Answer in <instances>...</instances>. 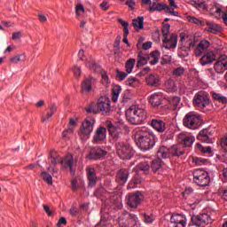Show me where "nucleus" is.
Returning a JSON list of instances; mask_svg holds the SVG:
<instances>
[{
    "label": "nucleus",
    "instance_id": "nucleus-1",
    "mask_svg": "<svg viewBox=\"0 0 227 227\" xmlns=\"http://www.w3.org/2000/svg\"><path fill=\"white\" fill-rule=\"evenodd\" d=\"M137 145L143 152L152 150L157 143V137L148 128H140L135 135Z\"/></svg>",
    "mask_w": 227,
    "mask_h": 227
},
{
    "label": "nucleus",
    "instance_id": "nucleus-2",
    "mask_svg": "<svg viewBox=\"0 0 227 227\" xmlns=\"http://www.w3.org/2000/svg\"><path fill=\"white\" fill-rule=\"evenodd\" d=\"M126 117L129 123L132 125H141L145 123L146 118H148V114L146 109L139 105H133L126 110Z\"/></svg>",
    "mask_w": 227,
    "mask_h": 227
},
{
    "label": "nucleus",
    "instance_id": "nucleus-3",
    "mask_svg": "<svg viewBox=\"0 0 227 227\" xmlns=\"http://www.w3.org/2000/svg\"><path fill=\"white\" fill-rule=\"evenodd\" d=\"M48 159L52 166L60 164L62 168H69L70 173L75 175V161L72 154H67L61 160L56 151H51Z\"/></svg>",
    "mask_w": 227,
    "mask_h": 227
},
{
    "label": "nucleus",
    "instance_id": "nucleus-4",
    "mask_svg": "<svg viewBox=\"0 0 227 227\" xmlns=\"http://www.w3.org/2000/svg\"><path fill=\"white\" fill-rule=\"evenodd\" d=\"M196 45L194 36L188 34H181V46L178 51V55L181 58H187L191 52V48Z\"/></svg>",
    "mask_w": 227,
    "mask_h": 227
},
{
    "label": "nucleus",
    "instance_id": "nucleus-5",
    "mask_svg": "<svg viewBox=\"0 0 227 227\" xmlns=\"http://www.w3.org/2000/svg\"><path fill=\"white\" fill-rule=\"evenodd\" d=\"M201 116L193 112L188 113L183 119L184 126L187 129H191L192 130H196V129H200V127H201Z\"/></svg>",
    "mask_w": 227,
    "mask_h": 227
},
{
    "label": "nucleus",
    "instance_id": "nucleus-6",
    "mask_svg": "<svg viewBox=\"0 0 227 227\" xmlns=\"http://www.w3.org/2000/svg\"><path fill=\"white\" fill-rule=\"evenodd\" d=\"M185 153L184 151L180 150L178 145H173L170 149L162 145L157 152V156L161 159H169V157L176 156L182 157Z\"/></svg>",
    "mask_w": 227,
    "mask_h": 227
},
{
    "label": "nucleus",
    "instance_id": "nucleus-7",
    "mask_svg": "<svg viewBox=\"0 0 227 227\" xmlns=\"http://www.w3.org/2000/svg\"><path fill=\"white\" fill-rule=\"evenodd\" d=\"M117 221L120 227H134L137 224L138 218L136 215L123 212L119 214Z\"/></svg>",
    "mask_w": 227,
    "mask_h": 227
},
{
    "label": "nucleus",
    "instance_id": "nucleus-8",
    "mask_svg": "<svg viewBox=\"0 0 227 227\" xmlns=\"http://www.w3.org/2000/svg\"><path fill=\"white\" fill-rule=\"evenodd\" d=\"M115 150L118 157L123 160H129L134 157V150H132V147L123 142H118L115 145Z\"/></svg>",
    "mask_w": 227,
    "mask_h": 227
},
{
    "label": "nucleus",
    "instance_id": "nucleus-9",
    "mask_svg": "<svg viewBox=\"0 0 227 227\" xmlns=\"http://www.w3.org/2000/svg\"><path fill=\"white\" fill-rule=\"evenodd\" d=\"M86 67L87 68H90V70H93L94 74H100L101 82L102 84H104V86H107V84H109V76H107V74L106 73V71L102 70V67L95 63V60H93L92 58H90L86 62Z\"/></svg>",
    "mask_w": 227,
    "mask_h": 227
},
{
    "label": "nucleus",
    "instance_id": "nucleus-10",
    "mask_svg": "<svg viewBox=\"0 0 227 227\" xmlns=\"http://www.w3.org/2000/svg\"><path fill=\"white\" fill-rule=\"evenodd\" d=\"M193 181L197 185L207 187L210 184V176L203 168H198L193 172Z\"/></svg>",
    "mask_w": 227,
    "mask_h": 227
},
{
    "label": "nucleus",
    "instance_id": "nucleus-11",
    "mask_svg": "<svg viewBox=\"0 0 227 227\" xmlns=\"http://www.w3.org/2000/svg\"><path fill=\"white\" fill-rule=\"evenodd\" d=\"M193 105L199 109H205L210 106V98H208V92L201 90L197 92L193 98Z\"/></svg>",
    "mask_w": 227,
    "mask_h": 227
},
{
    "label": "nucleus",
    "instance_id": "nucleus-12",
    "mask_svg": "<svg viewBox=\"0 0 227 227\" xmlns=\"http://www.w3.org/2000/svg\"><path fill=\"white\" fill-rule=\"evenodd\" d=\"M192 223L195 226L199 227H210L214 220L208 214H202L199 215H193L192 217Z\"/></svg>",
    "mask_w": 227,
    "mask_h": 227
},
{
    "label": "nucleus",
    "instance_id": "nucleus-13",
    "mask_svg": "<svg viewBox=\"0 0 227 227\" xmlns=\"http://www.w3.org/2000/svg\"><path fill=\"white\" fill-rule=\"evenodd\" d=\"M163 10L173 17H178V12H173V9L171 10L166 4L153 2L149 4V12L151 13H153V12H162Z\"/></svg>",
    "mask_w": 227,
    "mask_h": 227
},
{
    "label": "nucleus",
    "instance_id": "nucleus-14",
    "mask_svg": "<svg viewBox=\"0 0 227 227\" xmlns=\"http://www.w3.org/2000/svg\"><path fill=\"white\" fill-rule=\"evenodd\" d=\"M95 126V118L87 117L80 128L81 136H90L93 132V127Z\"/></svg>",
    "mask_w": 227,
    "mask_h": 227
},
{
    "label": "nucleus",
    "instance_id": "nucleus-15",
    "mask_svg": "<svg viewBox=\"0 0 227 227\" xmlns=\"http://www.w3.org/2000/svg\"><path fill=\"white\" fill-rule=\"evenodd\" d=\"M177 139L181 145L185 146L186 148H189L190 146H192L194 144V141H196V138L194 136L188 132H183L177 136Z\"/></svg>",
    "mask_w": 227,
    "mask_h": 227
},
{
    "label": "nucleus",
    "instance_id": "nucleus-16",
    "mask_svg": "<svg viewBox=\"0 0 227 227\" xmlns=\"http://www.w3.org/2000/svg\"><path fill=\"white\" fill-rule=\"evenodd\" d=\"M98 109H99L100 113L103 114H107L111 111V100L107 96H101L98 99Z\"/></svg>",
    "mask_w": 227,
    "mask_h": 227
},
{
    "label": "nucleus",
    "instance_id": "nucleus-17",
    "mask_svg": "<svg viewBox=\"0 0 227 227\" xmlns=\"http://www.w3.org/2000/svg\"><path fill=\"white\" fill-rule=\"evenodd\" d=\"M171 227H185L187 226V217L184 215L174 214L170 217Z\"/></svg>",
    "mask_w": 227,
    "mask_h": 227
},
{
    "label": "nucleus",
    "instance_id": "nucleus-18",
    "mask_svg": "<svg viewBox=\"0 0 227 227\" xmlns=\"http://www.w3.org/2000/svg\"><path fill=\"white\" fill-rule=\"evenodd\" d=\"M209 12L215 19H223L224 24L227 25V8H220L217 5L209 8Z\"/></svg>",
    "mask_w": 227,
    "mask_h": 227
},
{
    "label": "nucleus",
    "instance_id": "nucleus-19",
    "mask_svg": "<svg viewBox=\"0 0 227 227\" xmlns=\"http://www.w3.org/2000/svg\"><path fill=\"white\" fill-rule=\"evenodd\" d=\"M143 200L144 196L139 192L129 194L128 195V205L130 208H137V207L141 205V201H143Z\"/></svg>",
    "mask_w": 227,
    "mask_h": 227
},
{
    "label": "nucleus",
    "instance_id": "nucleus-20",
    "mask_svg": "<svg viewBox=\"0 0 227 227\" xmlns=\"http://www.w3.org/2000/svg\"><path fill=\"white\" fill-rule=\"evenodd\" d=\"M216 74H223L227 70V56L221 55L214 65Z\"/></svg>",
    "mask_w": 227,
    "mask_h": 227
},
{
    "label": "nucleus",
    "instance_id": "nucleus-21",
    "mask_svg": "<svg viewBox=\"0 0 227 227\" xmlns=\"http://www.w3.org/2000/svg\"><path fill=\"white\" fill-rule=\"evenodd\" d=\"M178 44V36L176 34H171L163 39V47L165 49H176Z\"/></svg>",
    "mask_w": 227,
    "mask_h": 227
},
{
    "label": "nucleus",
    "instance_id": "nucleus-22",
    "mask_svg": "<svg viewBox=\"0 0 227 227\" xmlns=\"http://www.w3.org/2000/svg\"><path fill=\"white\" fill-rule=\"evenodd\" d=\"M87 178L89 180V187H95L97 185V171L94 168L89 167L86 168Z\"/></svg>",
    "mask_w": 227,
    "mask_h": 227
},
{
    "label": "nucleus",
    "instance_id": "nucleus-23",
    "mask_svg": "<svg viewBox=\"0 0 227 227\" xmlns=\"http://www.w3.org/2000/svg\"><path fill=\"white\" fill-rule=\"evenodd\" d=\"M107 155V152L100 147H94L91 149L89 153V159H92V160H98V159H102V157H106Z\"/></svg>",
    "mask_w": 227,
    "mask_h": 227
},
{
    "label": "nucleus",
    "instance_id": "nucleus-24",
    "mask_svg": "<svg viewBox=\"0 0 227 227\" xmlns=\"http://www.w3.org/2000/svg\"><path fill=\"white\" fill-rule=\"evenodd\" d=\"M164 100V94L162 92H155L150 96L149 102L153 107H159Z\"/></svg>",
    "mask_w": 227,
    "mask_h": 227
},
{
    "label": "nucleus",
    "instance_id": "nucleus-25",
    "mask_svg": "<svg viewBox=\"0 0 227 227\" xmlns=\"http://www.w3.org/2000/svg\"><path fill=\"white\" fill-rule=\"evenodd\" d=\"M208 47H210V42L207 40H202L198 44L197 48L195 49V56L196 58H200L203 56L205 51H208Z\"/></svg>",
    "mask_w": 227,
    "mask_h": 227
},
{
    "label": "nucleus",
    "instance_id": "nucleus-26",
    "mask_svg": "<svg viewBox=\"0 0 227 227\" xmlns=\"http://www.w3.org/2000/svg\"><path fill=\"white\" fill-rule=\"evenodd\" d=\"M106 132H107V129L104 127L98 128L93 137L95 143H98V144L102 143V141L106 139Z\"/></svg>",
    "mask_w": 227,
    "mask_h": 227
},
{
    "label": "nucleus",
    "instance_id": "nucleus-27",
    "mask_svg": "<svg viewBox=\"0 0 227 227\" xmlns=\"http://www.w3.org/2000/svg\"><path fill=\"white\" fill-rule=\"evenodd\" d=\"M200 61L202 67L212 65L215 61V54L212 51L207 52L201 57Z\"/></svg>",
    "mask_w": 227,
    "mask_h": 227
},
{
    "label": "nucleus",
    "instance_id": "nucleus-28",
    "mask_svg": "<svg viewBox=\"0 0 227 227\" xmlns=\"http://www.w3.org/2000/svg\"><path fill=\"white\" fill-rule=\"evenodd\" d=\"M96 80L93 77L86 78L82 82V93H90V90H92L93 84H95Z\"/></svg>",
    "mask_w": 227,
    "mask_h": 227
},
{
    "label": "nucleus",
    "instance_id": "nucleus-29",
    "mask_svg": "<svg viewBox=\"0 0 227 227\" xmlns=\"http://www.w3.org/2000/svg\"><path fill=\"white\" fill-rule=\"evenodd\" d=\"M192 5L194 8L199 10V12H207L208 10V3H210V0H192Z\"/></svg>",
    "mask_w": 227,
    "mask_h": 227
},
{
    "label": "nucleus",
    "instance_id": "nucleus-30",
    "mask_svg": "<svg viewBox=\"0 0 227 227\" xmlns=\"http://www.w3.org/2000/svg\"><path fill=\"white\" fill-rule=\"evenodd\" d=\"M151 125L157 132L162 133L166 130V122L160 119H153Z\"/></svg>",
    "mask_w": 227,
    "mask_h": 227
},
{
    "label": "nucleus",
    "instance_id": "nucleus-31",
    "mask_svg": "<svg viewBox=\"0 0 227 227\" xmlns=\"http://www.w3.org/2000/svg\"><path fill=\"white\" fill-rule=\"evenodd\" d=\"M205 24L207 26L205 29L208 33H213L214 35H217V33H221V31H223V27L214 22L205 21Z\"/></svg>",
    "mask_w": 227,
    "mask_h": 227
},
{
    "label": "nucleus",
    "instance_id": "nucleus-32",
    "mask_svg": "<svg viewBox=\"0 0 227 227\" xmlns=\"http://www.w3.org/2000/svg\"><path fill=\"white\" fill-rule=\"evenodd\" d=\"M146 83L148 86H160L161 82H160V77L159 74H149L145 78Z\"/></svg>",
    "mask_w": 227,
    "mask_h": 227
},
{
    "label": "nucleus",
    "instance_id": "nucleus-33",
    "mask_svg": "<svg viewBox=\"0 0 227 227\" xmlns=\"http://www.w3.org/2000/svg\"><path fill=\"white\" fill-rule=\"evenodd\" d=\"M165 90L168 93H175L178 90V86L176 85V82L175 80L169 78L165 82Z\"/></svg>",
    "mask_w": 227,
    "mask_h": 227
},
{
    "label": "nucleus",
    "instance_id": "nucleus-34",
    "mask_svg": "<svg viewBox=\"0 0 227 227\" xmlns=\"http://www.w3.org/2000/svg\"><path fill=\"white\" fill-rule=\"evenodd\" d=\"M57 111L58 108L56 107V105H50L46 110V114L42 116V121H47L50 118H52Z\"/></svg>",
    "mask_w": 227,
    "mask_h": 227
},
{
    "label": "nucleus",
    "instance_id": "nucleus-35",
    "mask_svg": "<svg viewBox=\"0 0 227 227\" xmlns=\"http://www.w3.org/2000/svg\"><path fill=\"white\" fill-rule=\"evenodd\" d=\"M160 59V52L159 51H154L147 57V61L149 65H157Z\"/></svg>",
    "mask_w": 227,
    "mask_h": 227
},
{
    "label": "nucleus",
    "instance_id": "nucleus-36",
    "mask_svg": "<svg viewBox=\"0 0 227 227\" xmlns=\"http://www.w3.org/2000/svg\"><path fill=\"white\" fill-rule=\"evenodd\" d=\"M132 26L135 27L136 31H140V29L145 28V17L139 16L132 20Z\"/></svg>",
    "mask_w": 227,
    "mask_h": 227
},
{
    "label": "nucleus",
    "instance_id": "nucleus-37",
    "mask_svg": "<svg viewBox=\"0 0 227 227\" xmlns=\"http://www.w3.org/2000/svg\"><path fill=\"white\" fill-rule=\"evenodd\" d=\"M209 134L210 132H208V129H202L197 136V139H199V141H202V143H212V141L210 140Z\"/></svg>",
    "mask_w": 227,
    "mask_h": 227
},
{
    "label": "nucleus",
    "instance_id": "nucleus-38",
    "mask_svg": "<svg viewBox=\"0 0 227 227\" xmlns=\"http://www.w3.org/2000/svg\"><path fill=\"white\" fill-rule=\"evenodd\" d=\"M117 178L118 180H120V185H125L129 178V171H127L126 169H121L117 174Z\"/></svg>",
    "mask_w": 227,
    "mask_h": 227
},
{
    "label": "nucleus",
    "instance_id": "nucleus-39",
    "mask_svg": "<svg viewBox=\"0 0 227 227\" xmlns=\"http://www.w3.org/2000/svg\"><path fill=\"white\" fill-rule=\"evenodd\" d=\"M211 96L213 97L214 100H217L222 104H227V98L221 93H217L215 91H211Z\"/></svg>",
    "mask_w": 227,
    "mask_h": 227
},
{
    "label": "nucleus",
    "instance_id": "nucleus-40",
    "mask_svg": "<svg viewBox=\"0 0 227 227\" xmlns=\"http://www.w3.org/2000/svg\"><path fill=\"white\" fill-rule=\"evenodd\" d=\"M139 171H144V173H148L150 171V164L147 161H144L137 165V173Z\"/></svg>",
    "mask_w": 227,
    "mask_h": 227
},
{
    "label": "nucleus",
    "instance_id": "nucleus-41",
    "mask_svg": "<svg viewBox=\"0 0 227 227\" xmlns=\"http://www.w3.org/2000/svg\"><path fill=\"white\" fill-rule=\"evenodd\" d=\"M140 82L136 77H129L126 81V86H129V88H137Z\"/></svg>",
    "mask_w": 227,
    "mask_h": 227
},
{
    "label": "nucleus",
    "instance_id": "nucleus-42",
    "mask_svg": "<svg viewBox=\"0 0 227 227\" xmlns=\"http://www.w3.org/2000/svg\"><path fill=\"white\" fill-rule=\"evenodd\" d=\"M134 67H136V59H129L126 61V72L127 74H132V70H134Z\"/></svg>",
    "mask_w": 227,
    "mask_h": 227
},
{
    "label": "nucleus",
    "instance_id": "nucleus-43",
    "mask_svg": "<svg viewBox=\"0 0 227 227\" xmlns=\"http://www.w3.org/2000/svg\"><path fill=\"white\" fill-rule=\"evenodd\" d=\"M87 113H92L93 114H98L100 113V109H98V103H91L89 107L86 108Z\"/></svg>",
    "mask_w": 227,
    "mask_h": 227
},
{
    "label": "nucleus",
    "instance_id": "nucleus-44",
    "mask_svg": "<svg viewBox=\"0 0 227 227\" xmlns=\"http://www.w3.org/2000/svg\"><path fill=\"white\" fill-rule=\"evenodd\" d=\"M41 176L48 185H52V176H51V174L43 171L41 173Z\"/></svg>",
    "mask_w": 227,
    "mask_h": 227
},
{
    "label": "nucleus",
    "instance_id": "nucleus-45",
    "mask_svg": "<svg viewBox=\"0 0 227 227\" xmlns=\"http://www.w3.org/2000/svg\"><path fill=\"white\" fill-rule=\"evenodd\" d=\"M11 63L17 65L20 61H26V55H16L10 59Z\"/></svg>",
    "mask_w": 227,
    "mask_h": 227
},
{
    "label": "nucleus",
    "instance_id": "nucleus-46",
    "mask_svg": "<svg viewBox=\"0 0 227 227\" xmlns=\"http://www.w3.org/2000/svg\"><path fill=\"white\" fill-rule=\"evenodd\" d=\"M153 171L156 172L162 168V161L160 160H154L151 165Z\"/></svg>",
    "mask_w": 227,
    "mask_h": 227
},
{
    "label": "nucleus",
    "instance_id": "nucleus-47",
    "mask_svg": "<svg viewBox=\"0 0 227 227\" xmlns=\"http://www.w3.org/2000/svg\"><path fill=\"white\" fill-rule=\"evenodd\" d=\"M187 19H188V21L191 22L192 24H199L200 26H202V27L205 26L206 21H203L196 17L188 16Z\"/></svg>",
    "mask_w": 227,
    "mask_h": 227
},
{
    "label": "nucleus",
    "instance_id": "nucleus-48",
    "mask_svg": "<svg viewBox=\"0 0 227 227\" xmlns=\"http://www.w3.org/2000/svg\"><path fill=\"white\" fill-rule=\"evenodd\" d=\"M105 125H106V129H108V132L112 136V137H114V125L113 124V121H106L105 122Z\"/></svg>",
    "mask_w": 227,
    "mask_h": 227
},
{
    "label": "nucleus",
    "instance_id": "nucleus-49",
    "mask_svg": "<svg viewBox=\"0 0 227 227\" xmlns=\"http://www.w3.org/2000/svg\"><path fill=\"white\" fill-rule=\"evenodd\" d=\"M169 29H171V25L166 23L163 24V27H162V34H163V38H166L167 36H171V34L169 33Z\"/></svg>",
    "mask_w": 227,
    "mask_h": 227
},
{
    "label": "nucleus",
    "instance_id": "nucleus-50",
    "mask_svg": "<svg viewBox=\"0 0 227 227\" xmlns=\"http://www.w3.org/2000/svg\"><path fill=\"white\" fill-rule=\"evenodd\" d=\"M184 72L185 69L184 67H176L172 71V75H174V77H182V74H184Z\"/></svg>",
    "mask_w": 227,
    "mask_h": 227
},
{
    "label": "nucleus",
    "instance_id": "nucleus-51",
    "mask_svg": "<svg viewBox=\"0 0 227 227\" xmlns=\"http://www.w3.org/2000/svg\"><path fill=\"white\" fill-rule=\"evenodd\" d=\"M114 130L116 132H118L119 130V133H121V130H125V123H123V121L120 120L119 121L115 122V125H114Z\"/></svg>",
    "mask_w": 227,
    "mask_h": 227
},
{
    "label": "nucleus",
    "instance_id": "nucleus-52",
    "mask_svg": "<svg viewBox=\"0 0 227 227\" xmlns=\"http://www.w3.org/2000/svg\"><path fill=\"white\" fill-rule=\"evenodd\" d=\"M117 20L121 26L124 27V35H129V22L125 21L122 19H118Z\"/></svg>",
    "mask_w": 227,
    "mask_h": 227
},
{
    "label": "nucleus",
    "instance_id": "nucleus-53",
    "mask_svg": "<svg viewBox=\"0 0 227 227\" xmlns=\"http://www.w3.org/2000/svg\"><path fill=\"white\" fill-rule=\"evenodd\" d=\"M128 75H129V73H125L123 71L117 70L116 79H117V81L121 82V81H124Z\"/></svg>",
    "mask_w": 227,
    "mask_h": 227
},
{
    "label": "nucleus",
    "instance_id": "nucleus-54",
    "mask_svg": "<svg viewBox=\"0 0 227 227\" xmlns=\"http://www.w3.org/2000/svg\"><path fill=\"white\" fill-rule=\"evenodd\" d=\"M168 102L169 104L174 106V107H176L178 104H180V97L175 96V97L169 98Z\"/></svg>",
    "mask_w": 227,
    "mask_h": 227
},
{
    "label": "nucleus",
    "instance_id": "nucleus-55",
    "mask_svg": "<svg viewBox=\"0 0 227 227\" xmlns=\"http://www.w3.org/2000/svg\"><path fill=\"white\" fill-rule=\"evenodd\" d=\"M144 221L146 223H152L153 221H155V216L153 215H148L146 213L144 214Z\"/></svg>",
    "mask_w": 227,
    "mask_h": 227
},
{
    "label": "nucleus",
    "instance_id": "nucleus-56",
    "mask_svg": "<svg viewBox=\"0 0 227 227\" xmlns=\"http://www.w3.org/2000/svg\"><path fill=\"white\" fill-rule=\"evenodd\" d=\"M200 201L201 200H200V197H193L191 200H189L188 205H190L192 208H194V207H196V205H199Z\"/></svg>",
    "mask_w": 227,
    "mask_h": 227
},
{
    "label": "nucleus",
    "instance_id": "nucleus-57",
    "mask_svg": "<svg viewBox=\"0 0 227 227\" xmlns=\"http://www.w3.org/2000/svg\"><path fill=\"white\" fill-rule=\"evenodd\" d=\"M197 146L203 153H212V147L210 146L203 147L201 144H197Z\"/></svg>",
    "mask_w": 227,
    "mask_h": 227
},
{
    "label": "nucleus",
    "instance_id": "nucleus-58",
    "mask_svg": "<svg viewBox=\"0 0 227 227\" xmlns=\"http://www.w3.org/2000/svg\"><path fill=\"white\" fill-rule=\"evenodd\" d=\"M47 170L49 171V173H51L52 176H56V175H58V171H59V169L54 165H50L47 168Z\"/></svg>",
    "mask_w": 227,
    "mask_h": 227
},
{
    "label": "nucleus",
    "instance_id": "nucleus-59",
    "mask_svg": "<svg viewBox=\"0 0 227 227\" xmlns=\"http://www.w3.org/2000/svg\"><path fill=\"white\" fill-rule=\"evenodd\" d=\"M115 207L117 208H121V207H122V205H121V191H119L118 196L115 199Z\"/></svg>",
    "mask_w": 227,
    "mask_h": 227
},
{
    "label": "nucleus",
    "instance_id": "nucleus-60",
    "mask_svg": "<svg viewBox=\"0 0 227 227\" xmlns=\"http://www.w3.org/2000/svg\"><path fill=\"white\" fill-rule=\"evenodd\" d=\"M115 93H114V102H116L118 100V95H120V93H121V87H120L119 85H115Z\"/></svg>",
    "mask_w": 227,
    "mask_h": 227
},
{
    "label": "nucleus",
    "instance_id": "nucleus-61",
    "mask_svg": "<svg viewBox=\"0 0 227 227\" xmlns=\"http://www.w3.org/2000/svg\"><path fill=\"white\" fill-rule=\"evenodd\" d=\"M76 15H81L79 12H82L84 13V6L82 4H78L75 7Z\"/></svg>",
    "mask_w": 227,
    "mask_h": 227
},
{
    "label": "nucleus",
    "instance_id": "nucleus-62",
    "mask_svg": "<svg viewBox=\"0 0 227 227\" xmlns=\"http://www.w3.org/2000/svg\"><path fill=\"white\" fill-rule=\"evenodd\" d=\"M71 187L73 191H77V189H79V186L77 184V179H73L71 181Z\"/></svg>",
    "mask_w": 227,
    "mask_h": 227
},
{
    "label": "nucleus",
    "instance_id": "nucleus-63",
    "mask_svg": "<svg viewBox=\"0 0 227 227\" xmlns=\"http://www.w3.org/2000/svg\"><path fill=\"white\" fill-rule=\"evenodd\" d=\"M102 194H104V189L103 188H98V190H96V192H94V196L96 198H100V196H102Z\"/></svg>",
    "mask_w": 227,
    "mask_h": 227
},
{
    "label": "nucleus",
    "instance_id": "nucleus-64",
    "mask_svg": "<svg viewBox=\"0 0 227 227\" xmlns=\"http://www.w3.org/2000/svg\"><path fill=\"white\" fill-rule=\"evenodd\" d=\"M221 146L223 150H227V137L221 140Z\"/></svg>",
    "mask_w": 227,
    "mask_h": 227
}]
</instances>
